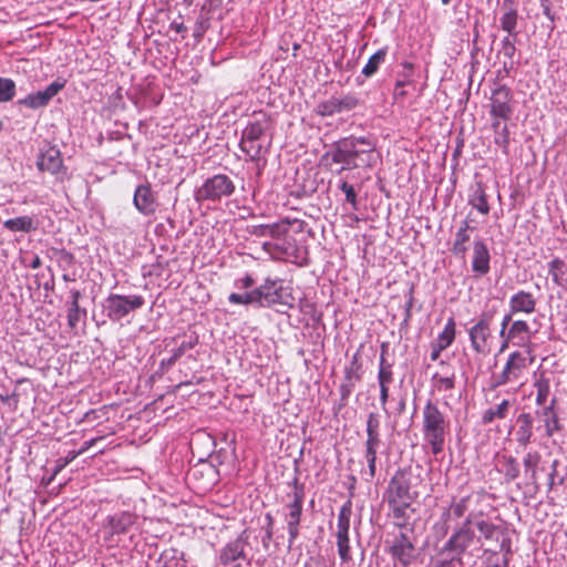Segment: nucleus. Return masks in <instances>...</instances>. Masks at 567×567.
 Masks as SVG:
<instances>
[{
  "label": "nucleus",
  "mask_w": 567,
  "mask_h": 567,
  "mask_svg": "<svg viewBox=\"0 0 567 567\" xmlns=\"http://www.w3.org/2000/svg\"><path fill=\"white\" fill-rule=\"evenodd\" d=\"M338 106L340 109V113L343 111H351L358 105V100L353 96H343L341 99H337Z\"/></svg>",
  "instance_id": "obj_53"
},
{
  "label": "nucleus",
  "mask_w": 567,
  "mask_h": 567,
  "mask_svg": "<svg viewBox=\"0 0 567 567\" xmlns=\"http://www.w3.org/2000/svg\"><path fill=\"white\" fill-rule=\"evenodd\" d=\"M504 475L507 482H512L519 476V465L515 457L503 456Z\"/></svg>",
  "instance_id": "obj_46"
},
{
  "label": "nucleus",
  "mask_w": 567,
  "mask_h": 567,
  "mask_svg": "<svg viewBox=\"0 0 567 567\" xmlns=\"http://www.w3.org/2000/svg\"><path fill=\"white\" fill-rule=\"evenodd\" d=\"M539 2H540V7H542L544 16L546 18H548L550 20V22L553 23L556 19V14L551 10L553 1L551 0H539Z\"/></svg>",
  "instance_id": "obj_59"
},
{
  "label": "nucleus",
  "mask_w": 567,
  "mask_h": 567,
  "mask_svg": "<svg viewBox=\"0 0 567 567\" xmlns=\"http://www.w3.org/2000/svg\"><path fill=\"white\" fill-rule=\"evenodd\" d=\"M381 443L382 442H365L364 443V446H365L364 457H365V461L368 463V468H369V477L367 478V481H371L375 476L377 453L381 446Z\"/></svg>",
  "instance_id": "obj_34"
},
{
  "label": "nucleus",
  "mask_w": 567,
  "mask_h": 567,
  "mask_svg": "<svg viewBox=\"0 0 567 567\" xmlns=\"http://www.w3.org/2000/svg\"><path fill=\"white\" fill-rule=\"evenodd\" d=\"M37 166L39 171L48 172L52 175H58L62 171H65L61 153L54 146L49 147L39 155Z\"/></svg>",
  "instance_id": "obj_20"
},
{
  "label": "nucleus",
  "mask_w": 567,
  "mask_h": 567,
  "mask_svg": "<svg viewBox=\"0 0 567 567\" xmlns=\"http://www.w3.org/2000/svg\"><path fill=\"white\" fill-rule=\"evenodd\" d=\"M239 146L240 150L249 156L250 161H259L262 153L267 152L261 140L249 141L241 138Z\"/></svg>",
  "instance_id": "obj_33"
},
{
  "label": "nucleus",
  "mask_w": 567,
  "mask_h": 567,
  "mask_svg": "<svg viewBox=\"0 0 567 567\" xmlns=\"http://www.w3.org/2000/svg\"><path fill=\"white\" fill-rule=\"evenodd\" d=\"M266 123L256 121L250 124H248L245 130L243 131V140H249V141H257L261 140L266 133Z\"/></svg>",
  "instance_id": "obj_40"
},
{
  "label": "nucleus",
  "mask_w": 567,
  "mask_h": 567,
  "mask_svg": "<svg viewBox=\"0 0 567 567\" xmlns=\"http://www.w3.org/2000/svg\"><path fill=\"white\" fill-rule=\"evenodd\" d=\"M145 299L140 295H118L110 293L104 301L106 316L112 321H120L130 312L142 308Z\"/></svg>",
  "instance_id": "obj_9"
},
{
  "label": "nucleus",
  "mask_w": 567,
  "mask_h": 567,
  "mask_svg": "<svg viewBox=\"0 0 567 567\" xmlns=\"http://www.w3.org/2000/svg\"><path fill=\"white\" fill-rule=\"evenodd\" d=\"M288 233L287 227H282L281 224L268 225V236L272 238H280L284 234Z\"/></svg>",
  "instance_id": "obj_58"
},
{
  "label": "nucleus",
  "mask_w": 567,
  "mask_h": 567,
  "mask_svg": "<svg viewBox=\"0 0 567 567\" xmlns=\"http://www.w3.org/2000/svg\"><path fill=\"white\" fill-rule=\"evenodd\" d=\"M336 537H337L338 554H339L341 561L349 563L352 559L351 554H350L349 530L337 529Z\"/></svg>",
  "instance_id": "obj_36"
},
{
  "label": "nucleus",
  "mask_w": 567,
  "mask_h": 567,
  "mask_svg": "<svg viewBox=\"0 0 567 567\" xmlns=\"http://www.w3.org/2000/svg\"><path fill=\"white\" fill-rule=\"evenodd\" d=\"M346 379L348 382L341 384V386H340V394H341L342 400H347L350 396V394L352 393V390L354 388V383L351 382V379H352L351 371L346 372Z\"/></svg>",
  "instance_id": "obj_55"
},
{
  "label": "nucleus",
  "mask_w": 567,
  "mask_h": 567,
  "mask_svg": "<svg viewBox=\"0 0 567 567\" xmlns=\"http://www.w3.org/2000/svg\"><path fill=\"white\" fill-rule=\"evenodd\" d=\"M352 515V503L347 501L340 508L338 514L337 529H350V518Z\"/></svg>",
  "instance_id": "obj_45"
},
{
  "label": "nucleus",
  "mask_w": 567,
  "mask_h": 567,
  "mask_svg": "<svg viewBox=\"0 0 567 567\" xmlns=\"http://www.w3.org/2000/svg\"><path fill=\"white\" fill-rule=\"evenodd\" d=\"M389 554L402 567H410L417 558L414 540L405 532H400L389 542Z\"/></svg>",
  "instance_id": "obj_10"
},
{
  "label": "nucleus",
  "mask_w": 567,
  "mask_h": 567,
  "mask_svg": "<svg viewBox=\"0 0 567 567\" xmlns=\"http://www.w3.org/2000/svg\"><path fill=\"white\" fill-rule=\"evenodd\" d=\"M475 526L485 539H493L497 530V526L488 520L481 519L475 522Z\"/></svg>",
  "instance_id": "obj_48"
},
{
  "label": "nucleus",
  "mask_w": 567,
  "mask_h": 567,
  "mask_svg": "<svg viewBox=\"0 0 567 567\" xmlns=\"http://www.w3.org/2000/svg\"><path fill=\"white\" fill-rule=\"evenodd\" d=\"M533 361L534 358L530 357L529 353L522 351L512 352L508 355L503 370L493 375L491 388L496 389L509 383L518 382Z\"/></svg>",
  "instance_id": "obj_2"
},
{
  "label": "nucleus",
  "mask_w": 567,
  "mask_h": 567,
  "mask_svg": "<svg viewBox=\"0 0 567 567\" xmlns=\"http://www.w3.org/2000/svg\"><path fill=\"white\" fill-rule=\"evenodd\" d=\"M388 346L385 343L382 344V352L379 360V371H378V383L379 385H390L393 382V370L392 364L389 363L385 359Z\"/></svg>",
  "instance_id": "obj_31"
},
{
  "label": "nucleus",
  "mask_w": 567,
  "mask_h": 567,
  "mask_svg": "<svg viewBox=\"0 0 567 567\" xmlns=\"http://www.w3.org/2000/svg\"><path fill=\"white\" fill-rule=\"evenodd\" d=\"M467 250V244L453 243L452 251L455 256L464 258Z\"/></svg>",
  "instance_id": "obj_64"
},
{
  "label": "nucleus",
  "mask_w": 567,
  "mask_h": 567,
  "mask_svg": "<svg viewBox=\"0 0 567 567\" xmlns=\"http://www.w3.org/2000/svg\"><path fill=\"white\" fill-rule=\"evenodd\" d=\"M555 405H556V399H555V398H553V399H551V401H550V404H548V405H546V404H545V405H542V406H543V409H542V410H537V411L535 412V414H536L537 416L543 417V420H544V419H550V416H556L557 414H556V412H555Z\"/></svg>",
  "instance_id": "obj_56"
},
{
  "label": "nucleus",
  "mask_w": 567,
  "mask_h": 567,
  "mask_svg": "<svg viewBox=\"0 0 567 567\" xmlns=\"http://www.w3.org/2000/svg\"><path fill=\"white\" fill-rule=\"evenodd\" d=\"M494 143L499 146L505 155L509 152V130L507 124L494 132Z\"/></svg>",
  "instance_id": "obj_47"
},
{
  "label": "nucleus",
  "mask_w": 567,
  "mask_h": 567,
  "mask_svg": "<svg viewBox=\"0 0 567 567\" xmlns=\"http://www.w3.org/2000/svg\"><path fill=\"white\" fill-rule=\"evenodd\" d=\"M381 416L375 412H371L367 417V441L365 442H381Z\"/></svg>",
  "instance_id": "obj_35"
},
{
  "label": "nucleus",
  "mask_w": 567,
  "mask_h": 567,
  "mask_svg": "<svg viewBox=\"0 0 567 567\" xmlns=\"http://www.w3.org/2000/svg\"><path fill=\"white\" fill-rule=\"evenodd\" d=\"M205 31H206L205 21H203V20L197 21L194 27V32H193V37L196 39L197 42H199L203 39Z\"/></svg>",
  "instance_id": "obj_63"
},
{
  "label": "nucleus",
  "mask_w": 567,
  "mask_h": 567,
  "mask_svg": "<svg viewBox=\"0 0 567 567\" xmlns=\"http://www.w3.org/2000/svg\"><path fill=\"white\" fill-rule=\"evenodd\" d=\"M137 516L131 512H121L110 515L103 523V529L107 535L105 539H110L114 535L126 534L131 527L135 525Z\"/></svg>",
  "instance_id": "obj_15"
},
{
  "label": "nucleus",
  "mask_w": 567,
  "mask_h": 567,
  "mask_svg": "<svg viewBox=\"0 0 567 567\" xmlns=\"http://www.w3.org/2000/svg\"><path fill=\"white\" fill-rule=\"evenodd\" d=\"M79 456V453H75V451H70L68 455L64 458H59L56 462V466L54 468L52 478L62 471L68 464H70L72 461H74Z\"/></svg>",
  "instance_id": "obj_54"
},
{
  "label": "nucleus",
  "mask_w": 567,
  "mask_h": 567,
  "mask_svg": "<svg viewBox=\"0 0 567 567\" xmlns=\"http://www.w3.org/2000/svg\"><path fill=\"white\" fill-rule=\"evenodd\" d=\"M483 497H484V492L481 491V492H471L470 494L464 495L460 498H453V501L450 505V508L443 514V517L446 520L447 517H450V515H453L455 518L463 517L467 512H470L468 513V515H470L471 513H473L472 505L478 504Z\"/></svg>",
  "instance_id": "obj_18"
},
{
  "label": "nucleus",
  "mask_w": 567,
  "mask_h": 567,
  "mask_svg": "<svg viewBox=\"0 0 567 567\" xmlns=\"http://www.w3.org/2000/svg\"><path fill=\"white\" fill-rule=\"evenodd\" d=\"M266 520H267V526H266V534L265 536L262 537V545L265 548L268 547V544L269 542L271 540L272 538V524H274V518L270 514H267L266 515Z\"/></svg>",
  "instance_id": "obj_57"
},
{
  "label": "nucleus",
  "mask_w": 567,
  "mask_h": 567,
  "mask_svg": "<svg viewBox=\"0 0 567 567\" xmlns=\"http://www.w3.org/2000/svg\"><path fill=\"white\" fill-rule=\"evenodd\" d=\"M255 280L250 275H246L235 281V286L238 289H249L254 286Z\"/></svg>",
  "instance_id": "obj_61"
},
{
  "label": "nucleus",
  "mask_w": 567,
  "mask_h": 567,
  "mask_svg": "<svg viewBox=\"0 0 567 567\" xmlns=\"http://www.w3.org/2000/svg\"><path fill=\"white\" fill-rule=\"evenodd\" d=\"M318 113L322 116H331L333 114L340 113V109L337 103V97H332L328 101H324L318 105Z\"/></svg>",
  "instance_id": "obj_49"
},
{
  "label": "nucleus",
  "mask_w": 567,
  "mask_h": 567,
  "mask_svg": "<svg viewBox=\"0 0 567 567\" xmlns=\"http://www.w3.org/2000/svg\"><path fill=\"white\" fill-rule=\"evenodd\" d=\"M533 386L536 389V404L545 405L550 394V380L545 372L535 374Z\"/></svg>",
  "instance_id": "obj_29"
},
{
  "label": "nucleus",
  "mask_w": 567,
  "mask_h": 567,
  "mask_svg": "<svg viewBox=\"0 0 567 567\" xmlns=\"http://www.w3.org/2000/svg\"><path fill=\"white\" fill-rule=\"evenodd\" d=\"M489 251L483 239H476L473 244L472 270L484 276L489 271Z\"/></svg>",
  "instance_id": "obj_21"
},
{
  "label": "nucleus",
  "mask_w": 567,
  "mask_h": 567,
  "mask_svg": "<svg viewBox=\"0 0 567 567\" xmlns=\"http://www.w3.org/2000/svg\"><path fill=\"white\" fill-rule=\"evenodd\" d=\"M87 311L80 305L68 306V326L71 330H75L81 321L86 318Z\"/></svg>",
  "instance_id": "obj_41"
},
{
  "label": "nucleus",
  "mask_w": 567,
  "mask_h": 567,
  "mask_svg": "<svg viewBox=\"0 0 567 567\" xmlns=\"http://www.w3.org/2000/svg\"><path fill=\"white\" fill-rule=\"evenodd\" d=\"M544 427L547 437H551L556 432L560 430L558 416H550V419H544Z\"/></svg>",
  "instance_id": "obj_52"
},
{
  "label": "nucleus",
  "mask_w": 567,
  "mask_h": 567,
  "mask_svg": "<svg viewBox=\"0 0 567 567\" xmlns=\"http://www.w3.org/2000/svg\"><path fill=\"white\" fill-rule=\"evenodd\" d=\"M332 161L346 165V168H353L349 137L340 140L334 144Z\"/></svg>",
  "instance_id": "obj_26"
},
{
  "label": "nucleus",
  "mask_w": 567,
  "mask_h": 567,
  "mask_svg": "<svg viewBox=\"0 0 567 567\" xmlns=\"http://www.w3.org/2000/svg\"><path fill=\"white\" fill-rule=\"evenodd\" d=\"M228 301L234 305H258L257 288L249 292H233L228 296Z\"/></svg>",
  "instance_id": "obj_43"
},
{
  "label": "nucleus",
  "mask_w": 567,
  "mask_h": 567,
  "mask_svg": "<svg viewBox=\"0 0 567 567\" xmlns=\"http://www.w3.org/2000/svg\"><path fill=\"white\" fill-rule=\"evenodd\" d=\"M386 54V48L378 50L373 55L370 56L367 64L363 66L362 74L367 78L374 75L379 70V66L384 63Z\"/></svg>",
  "instance_id": "obj_38"
},
{
  "label": "nucleus",
  "mask_w": 567,
  "mask_h": 567,
  "mask_svg": "<svg viewBox=\"0 0 567 567\" xmlns=\"http://www.w3.org/2000/svg\"><path fill=\"white\" fill-rule=\"evenodd\" d=\"M468 204L483 215L489 213L491 208L487 202V195L482 184H476V186L472 188L468 196Z\"/></svg>",
  "instance_id": "obj_27"
},
{
  "label": "nucleus",
  "mask_w": 567,
  "mask_h": 567,
  "mask_svg": "<svg viewBox=\"0 0 567 567\" xmlns=\"http://www.w3.org/2000/svg\"><path fill=\"white\" fill-rule=\"evenodd\" d=\"M501 29L505 31L509 35H514L517 38L518 32L516 31L518 23V11L517 8H511L506 11H503V14L499 18Z\"/></svg>",
  "instance_id": "obj_32"
},
{
  "label": "nucleus",
  "mask_w": 567,
  "mask_h": 567,
  "mask_svg": "<svg viewBox=\"0 0 567 567\" xmlns=\"http://www.w3.org/2000/svg\"><path fill=\"white\" fill-rule=\"evenodd\" d=\"M548 271L556 286L565 287L567 285V279H565L567 274V264L564 260L558 257L553 258L548 262Z\"/></svg>",
  "instance_id": "obj_30"
},
{
  "label": "nucleus",
  "mask_w": 567,
  "mask_h": 567,
  "mask_svg": "<svg viewBox=\"0 0 567 567\" xmlns=\"http://www.w3.org/2000/svg\"><path fill=\"white\" fill-rule=\"evenodd\" d=\"M507 334V340H513V344L523 346L529 341L532 336V329L527 321L525 320H514L509 328Z\"/></svg>",
  "instance_id": "obj_23"
},
{
  "label": "nucleus",
  "mask_w": 567,
  "mask_h": 567,
  "mask_svg": "<svg viewBox=\"0 0 567 567\" xmlns=\"http://www.w3.org/2000/svg\"><path fill=\"white\" fill-rule=\"evenodd\" d=\"M353 168L372 167L378 158L375 146L365 137H349Z\"/></svg>",
  "instance_id": "obj_12"
},
{
  "label": "nucleus",
  "mask_w": 567,
  "mask_h": 567,
  "mask_svg": "<svg viewBox=\"0 0 567 567\" xmlns=\"http://www.w3.org/2000/svg\"><path fill=\"white\" fill-rule=\"evenodd\" d=\"M281 279L266 278L264 284L257 287L258 306L269 308L275 305L291 309L295 298L288 288H285Z\"/></svg>",
  "instance_id": "obj_3"
},
{
  "label": "nucleus",
  "mask_w": 567,
  "mask_h": 567,
  "mask_svg": "<svg viewBox=\"0 0 567 567\" xmlns=\"http://www.w3.org/2000/svg\"><path fill=\"white\" fill-rule=\"evenodd\" d=\"M3 227L12 233H31L37 229V221L31 216H19L3 221Z\"/></svg>",
  "instance_id": "obj_25"
},
{
  "label": "nucleus",
  "mask_w": 567,
  "mask_h": 567,
  "mask_svg": "<svg viewBox=\"0 0 567 567\" xmlns=\"http://www.w3.org/2000/svg\"><path fill=\"white\" fill-rule=\"evenodd\" d=\"M545 464L537 451H528L523 457L525 476L535 491L539 489V474L546 471Z\"/></svg>",
  "instance_id": "obj_16"
},
{
  "label": "nucleus",
  "mask_w": 567,
  "mask_h": 567,
  "mask_svg": "<svg viewBox=\"0 0 567 567\" xmlns=\"http://www.w3.org/2000/svg\"><path fill=\"white\" fill-rule=\"evenodd\" d=\"M515 400L505 399L501 403L493 408L485 410L482 414V422L484 424H491L496 419L504 420L507 417L511 408L514 405Z\"/></svg>",
  "instance_id": "obj_24"
},
{
  "label": "nucleus",
  "mask_w": 567,
  "mask_h": 567,
  "mask_svg": "<svg viewBox=\"0 0 567 567\" xmlns=\"http://www.w3.org/2000/svg\"><path fill=\"white\" fill-rule=\"evenodd\" d=\"M412 473L410 468H400L390 480L383 499L386 503H413L416 497L411 492Z\"/></svg>",
  "instance_id": "obj_7"
},
{
  "label": "nucleus",
  "mask_w": 567,
  "mask_h": 567,
  "mask_svg": "<svg viewBox=\"0 0 567 567\" xmlns=\"http://www.w3.org/2000/svg\"><path fill=\"white\" fill-rule=\"evenodd\" d=\"M516 39L517 38H514V35L507 34L506 37L503 38V40L501 42V47H502L501 52L504 54V56H506L511 60L514 58L515 52H516V47H515Z\"/></svg>",
  "instance_id": "obj_50"
},
{
  "label": "nucleus",
  "mask_w": 567,
  "mask_h": 567,
  "mask_svg": "<svg viewBox=\"0 0 567 567\" xmlns=\"http://www.w3.org/2000/svg\"><path fill=\"white\" fill-rule=\"evenodd\" d=\"M380 388V404L382 410L388 414L386 403L389 401V385H379Z\"/></svg>",
  "instance_id": "obj_62"
},
{
  "label": "nucleus",
  "mask_w": 567,
  "mask_h": 567,
  "mask_svg": "<svg viewBox=\"0 0 567 567\" xmlns=\"http://www.w3.org/2000/svg\"><path fill=\"white\" fill-rule=\"evenodd\" d=\"M386 504L391 511V515L394 519L395 526H398L400 528L406 527V525L409 524V519H410L409 512H413V509L411 508L412 503H395V504L386 503Z\"/></svg>",
  "instance_id": "obj_28"
},
{
  "label": "nucleus",
  "mask_w": 567,
  "mask_h": 567,
  "mask_svg": "<svg viewBox=\"0 0 567 567\" xmlns=\"http://www.w3.org/2000/svg\"><path fill=\"white\" fill-rule=\"evenodd\" d=\"M455 321L454 318L451 317L447 319L443 331L437 336L436 344H439V350H445L449 348L455 339Z\"/></svg>",
  "instance_id": "obj_37"
},
{
  "label": "nucleus",
  "mask_w": 567,
  "mask_h": 567,
  "mask_svg": "<svg viewBox=\"0 0 567 567\" xmlns=\"http://www.w3.org/2000/svg\"><path fill=\"white\" fill-rule=\"evenodd\" d=\"M198 343V336L195 333L185 336L184 339L179 342V344L172 349L169 352L178 360L182 358L187 351L195 348Z\"/></svg>",
  "instance_id": "obj_42"
},
{
  "label": "nucleus",
  "mask_w": 567,
  "mask_h": 567,
  "mask_svg": "<svg viewBox=\"0 0 567 567\" xmlns=\"http://www.w3.org/2000/svg\"><path fill=\"white\" fill-rule=\"evenodd\" d=\"M248 534L247 530H243L234 540L228 542L219 551V563L224 566L236 564V567H240V560L250 565L251 558L246 551L248 546Z\"/></svg>",
  "instance_id": "obj_11"
},
{
  "label": "nucleus",
  "mask_w": 567,
  "mask_h": 567,
  "mask_svg": "<svg viewBox=\"0 0 567 567\" xmlns=\"http://www.w3.org/2000/svg\"><path fill=\"white\" fill-rule=\"evenodd\" d=\"M450 432V420L439 405L429 400L422 411V433L434 455L443 452L445 437Z\"/></svg>",
  "instance_id": "obj_1"
},
{
  "label": "nucleus",
  "mask_w": 567,
  "mask_h": 567,
  "mask_svg": "<svg viewBox=\"0 0 567 567\" xmlns=\"http://www.w3.org/2000/svg\"><path fill=\"white\" fill-rule=\"evenodd\" d=\"M16 95V83L8 78H0V103L11 101Z\"/></svg>",
  "instance_id": "obj_44"
},
{
  "label": "nucleus",
  "mask_w": 567,
  "mask_h": 567,
  "mask_svg": "<svg viewBox=\"0 0 567 567\" xmlns=\"http://www.w3.org/2000/svg\"><path fill=\"white\" fill-rule=\"evenodd\" d=\"M491 116L502 117L503 121H509L514 113L512 90L502 84L492 91L489 99Z\"/></svg>",
  "instance_id": "obj_13"
},
{
  "label": "nucleus",
  "mask_w": 567,
  "mask_h": 567,
  "mask_svg": "<svg viewBox=\"0 0 567 567\" xmlns=\"http://www.w3.org/2000/svg\"><path fill=\"white\" fill-rule=\"evenodd\" d=\"M64 87V82L54 81L49 84L43 91L30 93L23 99L17 101L18 106L37 110L45 107L51 100Z\"/></svg>",
  "instance_id": "obj_14"
},
{
  "label": "nucleus",
  "mask_w": 567,
  "mask_h": 567,
  "mask_svg": "<svg viewBox=\"0 0 567 567\" xmlns=\"http://www.w3.org/2000/svg\"><path fill=\"white\" fill-rule=\"evenodd\" d=\"M517 424L515 440L519 446L526 447L533 440L534 416L528 412L520 413L517 417Z\"/></svg>",
  "instance_id": "obj_22"
},
{
  "label": "nucleus",
  "mask_w": 567,
  "mask_h": 567,
  "mask_svg": "<svg viewBox=\"0 0 567 567\" xmlns=\"http://www.w3.org/2000/svg\"><path fill=\"white\" fill-rule=\"evenodd\" d=\"M339 188L344 193L347 203H349L353 209H357L358 196L354 187L350 185L348 182L343 181L339 185Z\"/></svg>",
  "instance_id": "obj_51"
},
{
  "label": "nucleus",
  "mask_w": 567,
  "mask_h": 567,
  "mask_svg": "<svg viewBox=\"0 0 567 567\" xmlns=\"http://www.w3.org/2000/svg\"><path fill=\"white\" fill-rule=\"evenodd\" d=\"M476 515L471 513L467 515L463 524L457 527L441 549V554H454L458 561L462 560V555L471 546L475 539V532L472 527Z\"/></svg>",
  "instance_id": "obj_8"
},
{
  "label": "nucleus",
  "mask_w": 567,
  "mask_h": 567,
  "mask_svg": "<svg viewBox=\"0 0 567 567\" xmlns=\"http://www.w3.org/2000/svg\"><path fill=\"white\" fill-rule=\"evenodd\" d=\"M133 204L144 216H151L155 213L157 207L156 197L148 183L138 185L135 188Z\"/></svg>",
  "instance_id": "obj_17"
},
{
  "label": "nucleus",
  "mask_w": 567,
  "mask_h": 567,
  "mask_svg": "<svg viewBox=\"0 0 567 567\" xmlns=\"http://www.w3.org/2000/svg\"><path fill=\"white\" fill-rule=\"evenodd\" d=\"M235 188V184L229 176L216 174L207 178L202 186L195 189L194 197L198 203L220 202L221 198L231 196Z\"/></svg>",
  "instance_id": "obj_6"
},
{
  "label": "nucleus",
  "mask_w": 567,
  "mask_h": 567,
  "mask_svg": "<svg viewBox=\"0 0 567 567\" xmlns=\"http://www.w3.org/2000/svg\"><path fill=\"white\" fill-rule=\"evenodd\" d=\"M293 489L288 493L289 502L285 505L286 514L285 520L287 523V529L289 534V547L296 542L299 536V526L302 515L303 499H305V486L298 482L295 477L292 482Z\"/></svg>",
  "instance_id": "obj_4"
},
{
  "label": "nucleus",
  "mask_w": 567,
  "mask_h": 567,
  "mask_svg": "<svg viewBox=\"0 0 567 567\" xmlns=\"http://www.w3.org/2000/svg\"><path fill=\"white\" fill-rule=\"evenodd\" d=\"M558 460H554L550 464V471L547 474L548 491H551L555 485V477L557 476Z\"/></svg>",
  "instance_id": "obj_60"
},
{
  "label": "nucleus",
  "mask_w": 567,
  "mask_h": 567,
  "mask_svg": "<svg viewBox=\"0 0 567 567\" xmlns=\"http://www.w3.org/2000/svg\"><path fill=\"white\" fill-rule=\"evenodd\" d=\"M431 381L434 390H436L437 392H449L455 388V373H434Z\"/></svg>",
  "instance_id": "obj_39"
},
{
  "label": "nucleus",
  "mask_w": 567,
  "mask_h": 567,
  "mask_svg": "<svg viewBox=\"0 0 567 567\" xmlns=\"http://www.w3.org/2000/svg\"><path fill=\"white\" fill-rule=\"evenodd\" d=\"M537 299L530 291L518 290L508 300L512 313L529 316L536 311Z\"/></svg>",
  "instance_id": "obj_19"
},
{
  "label": "nucleus",
  "mask_w": 567,
  "mask_h": 567,
  "mask_svg": "<svg viewBox=\"0 0 567 567\" xmlns=\"http://www.w3.org/2000/svg\"><path fill=\"white\" fill-rule=\"evenodd\" d=\"M496 311V308L483 311L468 329L471 348L477 354L486 355L491 352L492 323Z\"/></svg>",
  "instance_id": "obj_5"
}]
</instances>
